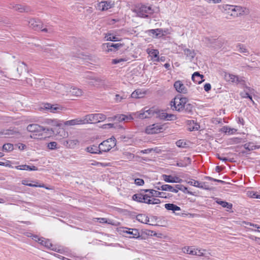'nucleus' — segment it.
<instances>
[{
    "label": "nucleus",
    "instance_id": "obj_1",
    "mask_svg": "<svg viewBox=\"0 0 260 260\" xmlns=\"http://www.w3.org/2000/svg\"><path fill=\"white\" fill-rule=\"evenodd\" d=\"M220 7L222 8L223 13L234 17L248 15L249 13V10L248 8L240 6L224 4L220 6Z\"/></svg>",
    "mask_w": 260,
    "mask_h": 260
},
{
    "label": "nucleus",
    "instance_id": "obj_2",
    "mask_svg": "<svg viewBox=\"0 0 260 260\" xmlns=\"http://www.w3.org/2000/svg\"><path fill=\"white\" fill-rule=\"evenodd\" d=\"M133 12L136 14V15L140 17H147L148 15L152 14L154 11L150 6H147L144 5H138L132 9Z\"/></svg>",
    "mask_w": 260,
    "mask_h": 260
},
{
    "label": "nucleus",
    "instance_id": "obj_3",
    "mask_svg": "<svg viewBox=\"0 0 260 260\" xmlns=\"http://www.w3.org/2000/svg\"><path fill=\"white\" fill-rule=\"evenodd\" d=\"M187 102V98L177 96L174 99L173 101L171 102V107L173 110H175L177 111H181L183 110V107H185V104H186Z\"/></svg>",
    "mask_w": 260,
    "mask_h": 260
},
{
    "label": "nucleus",
    "instance_id": "obj_4",
    "mask_svg": "<svg viewBox=\"0 0 260 260\" xmlns=\"http://www.w3.org/2000/svg\"><path fill=\"white\" fill-rule=\"evenodd\" d=\"M83 118L84 123L86 124L103 121L107 118V116L102 113H95L86 115Z\"/></svg>",
    "mask_w": 260,
    "mask_h": 260
},
{
    "label": "nucleus",
    "instance_id": "obj_5",
    "mask_svg": "<svg viewBox=\"0 0 260 260\" xmlns=\"http://www.w3.org/2000/svg\"><path fill=\"white\" fill-rule=\"evenodd\" d=\"M29 27L35 30H41L45 32H51L52 31L51 29H48L46 28H43V24L39 20H37L34 18H30L28 21Z\"/></svg>",
    "mask_w": 260,
    "mask_h": 260
},
{
    "label": "nucleus",
    "instance_id": "obj_6",
    "mask_svg": "<svg viewBox=\"0 0 260 260\" xmlns=\"http://www.w3.org/2000/svg\"><path fill=\"white\" fill-rule=\"evenodd\" d=\"M116 145V139L112 137L107 140L104 141L100 145V149L101 153L103 152H108Z\"/></svg>",
    "mask_w": 260,
    "mask_h": 260
},
{
    "label": "nucleus",
    "instance_id": "obj_7",
    "mask_svg": "<svg viewBox=\"0 0 260 260\" xmlns=\"http://www.w3.org/2000/svg\"><path fill=\"white\" fill-rule=\"evenodd\" d=\"M86 79L88 84L91 86L100 87L105 84V80L99 77L89 75L87 76Z\"/></svg>",
    "mask_w": 260,
    "mask_h": 260
},
{
    "label": "nucleus",
    "instance_id": "obj_8",
    "mask_svg": "<svg viewBox=\"0 0 260 260\" xmlns=\"http://www.w3.org/2000/svg\"><path fill=\"white\" fill-rule=\"evenodd\" d=\"M156 188H157V189L158 190L161 189L162 190L165 191H170L174 193H177L179 190H182L184 192L185 190L187 189V188L186 187H184L181 184L175 185L174 187L170 185L164 184L161 185L160 187H156Z\"/></svg>",
    "mask_w": 260,
    "mask_h": 260
},
{
    "label": "nucleus",
    "instance_id": "obj_9",
    "mask_svg": "<svg viewBox=\"0 0 260 260\" xmlns=\"http://www.w3.org/2000/svg\"><path fill=\"white\" fill-rule=\"evenodd\" d=\"M163 125L159 123H155L149 125L146 128V133L148 134H157L162 132Z\"/></svg>",
    "mask_w": 260,
    "mask_h": 260
},
{
    "label": "nucleus",
    "instance_id": "obj_10",
    "mask_svg": "<svg viewBox=\"0 0 260 260\" xmlns=\"http://www.w3.org/2000/svg\"><path fill=\"white\" fill-rule=\"evenodd\" d=\"M154 114L153 110L147 109V108L135 113V115L141 119L147 118L152 116Z\"/></svg>",
    "mask_w": 260,
    "mask_h": 260
},
{
    "label": "nucleus",
    "instance_id": "obj_11",
    "mask_svg": "<svg viewBox=\"0 0 260 260\" xmlns=\"http://www.w3.org/2000/svg\"><path fill=\"white\" fill-rule=\"evenodd\" d=\"M82 124H85L83 117L67 120L63 122V125L66 126H74Z\"/></svg>",
    "mask_w": 260,
    "mask_h": 260
},
{
    "label": "nucleus",
    "instance_id": "obj_12",
    "mask_svg": "<svg viewBox=\"0 0 260 260\" xmlns=\"http://www.w3.org/2000/svg\"><path fill=\"white\" fill-rule=\"evenodd\" d=\"M70 85H64L62 84H57L54 87L55 91L60 94L64 95L69 93Z\"/></svg>",
    "mask_w": 260,
    "mask_h": 260
},
{
    "label": "nucleus",
    "instance_id": "obj_13",
    "mask_svg": "<svg viewBox=\"0 0 260 260\" xmlns=\"http://www.w3.org/2000/svg\"><path fill=\"white\" fill-rule=\"evenodd\" d=\"M44 109L49 110L52 113H58L64 109V108L59 105H52L51 104L46 103L44 105Z\"/></svg>",
    "mask_w": 260,
    "mask_h": 260
},
{
    "label": "nucleus",
    "instance_id": "obj_14",
    "mask_svg": "<svg viewBox=\"0 0 260 260\" xmlns=\"http://www.w3.org/2000/svg\"><path fill=\"white\" fill-rule=\"evenodd\" d=\"M225 77L227 81L232 83L236 84H243L244 82V80L243 78H240L237 76L231 74H226Z\"/></svg>",
    "mask_w": 260,
    "mask_h": 260
},
{
    "label": "nucleus",
    "instance_id": "obj_15",
    "mask_svg": "<svg viewBox=\"0 0 260 260\" xmlns=\"http://www.w3.org/2000/svg\"><path fill=\"white\" fill-rule=\"evenodd\" d=\"M132 116L129 115H125L123 114H119L115 115L112 117H109L108 118L109 121H112L113 120H116L118 122H122L123 121H128L129 120L133 119Z\"/></svg>",
    "mask_w": 260,
    "mask_h": 260
},
{
    "label": "nucleus",
    "instance_id": "obj_16",
    "mask_svg": "<svg viewBox=\"0 0 260 260\" xmlns=\"http://www.w3.org/2000/svg\"><path fill=\"white\" fill-rule=\"evenodd\" d=\"M114 4L111 2L102 1L98 4L96 9L99 11H105L112 8Z\"/></svg>",
    "mask_w": 260,
    "mask_h": 260
},
{
    "label": "nucleus",
    "instance_id": "obj_17",
    "mask_svg": "<svg viewBox=\"0 0 260 260\" xmlns=\"http://www.w3.org/2000/svg\"><path fill=\"white\" fill-rule=\"evenodd\" d=\"M46 129V128L45 127L37 124H29L27 127V130L31 133L41 132L45 131ZM47 130L48 131V129H47Z\"/></svg>",
    "mask_w": 260,
    "mask_h": 260
},
{
    "label": "nucleus",
    "instance_id": "obj_18",
    "mask_svg": "<svg viewBox=\"0 0 260 260\" xmlns=\"http://www.w3.org/2000/svg\"><path fill=\"white\" fill-rule=\"evenodd\" d=\"M174 87L176 91L181 93H186L187 92V89L182 82L180 80L176 81L174 84Z\"/></svg>",
    "mask_w": 260,
    "mask_h": 260
},
{
    "label": "nucleus",
    "instance_id": "obj_19",
    "mask_svg": "<svg viewBox=\"0 0 260 260\" xmlns=\"http://www.w3.org/2000/svg\"><path fill=\"white\" fill-rule=\"evenodd\" d=\"M79 143V141L77 139H69L64 140L62 142V144L64 146L69 148H75Z\"/></svg>",
    "mask_w": 260,
    "mask_h": 260
},
{
    "label": "nucleus",
    "instance_id": "obj_20",
    "mask_svg": "<svg viewBox=\"0 0 260 260\" xmlns=\"http://www.w3.org/2000/svg\"><path fill=\"white\" fill-rule=\"evenodd\" d=\"M149 56L151 57V60L153 61H159L158 57L159 51L156 49H148L147 50Z\"/></svg>",
    "mask_w": 260,
    "mask_h": 260
},
{
    "label": "nucleus",
    "instance_id": "obj_21",
    "mask_svg": "<svg viewBox=\"0 0 260 260\" xmlns=\"http://www.w3.org/2000/svg\"><path fill=\"white\" fill-rule=\"evenodd\" d=\"M146 94V91L143 89H138L135 90L131 94V97L134 99H140L143 98Z\"/></svg>",
    "mask_w": 260,
    "mask_h": 260
},
{
    "label": "nucleus",
    "instance_id": "obj_22",
    "mask_svg": "<svg viewBox=\"0 0 260 260\" xmlns=\"http://www.w3.org/2000/svg\"><path fill=\"white\" fill-rule=\"evenodd\" d=\"M162 178L163 180L169 183H177L180 182L181 179H180L178 177H174L171 175H167L164 174L162 175Z\"/></svg>",
    "mask_w": 260,
    "mask_h": 260
},
{
    "label": "nucleus",
    "instance_id": "obj_23",
    "mask_svg": "<svg viewBox=\"0 0 260 260\" xmlns=\"http://www.w3.org/2000/svg\"><path fill=\"white\" fill-rule=\"evenodd\" d=\"M204 76L203 75H201L199 72H194L192 75V80L193 82L200 84L203 82L204 80L203 79Z\"/></svg>",
    "mask_w": 260,
    "mask_h": 260
},
{
    "label": "nucleus",
    "instance_id": "obj_24",
    "mask_svg": "<svg viewBox=\"0 0 260 260\" xmlns=\"http://www.w3.org/2000/svg\"><path fill=\"white\" fill-rule=\"evenodd\" d=\"M123 232L131 235V236L129 237L131 238H138L140 237V233L136 229H129L124 231Z\"/></svg>",
    "mask_w": 260,
    "mask_h": 260
},
{
    "label": "nucleus",
    "instance_id": "obj_25",
    "mask_svg": "<svg viewBox=\"0 0 260 260\" xmlns=\"http://www.w3.org/2000/svg\"><path fill=\"white\" fill-rule=\"evenodd\" d=\"M12 8H13L15 10L18 11L19 12H27L29 11V9L28 7L22 5H14L12 6Z\"/></svg>",
    "mask_w": 260,
    "mask_h": 260
},
{
    "label": "nucleus",
    "instance_id": "obj_26",
    "mask_svg": "<svg viewBox=\"0 0 260 260\" xmlns=\"http://www.w3.org/2000/svg\"><path fill=\"white\" fill-rule=\"evenodd\" d=\"M69 92L71 93L72 95L75 96H79L82 94V91L79 88L72 87L70 86Z\"/></svg>",
    "mask_w": 260,
    "mask_h": 260
},
{
    "label": "nucleus",
    "instance_id": "obj_27",
    "mask_svg": "<svg viewBox=\"0 0 260 260\" xmlns=\"http://www.w3.org/2000/svg\"><path fill=\"white\" fill-rule=\"evenodd\" d=\"M253 89H250L249 88H246V89L243 92L241 93V95L243 98H249L253 102V103H254V102L252 99V96L251 95V94L252 93V91H253Z\"/></svg>",
    "mask_w": 260,
    "mask_h": 260
},
{
    "label": "nucleus",
    "instance_id": "obj_28",
    "mask_svg": "<svg viewBox=\"0 0 260 260\" xmlns=\"http://www.w3.org/2000/svg\"><path fill=\"white\" fill-rule=\"evenodd\" d=\"M56 136H58L59 138H66L68 136V133L63 128L59 127L56 131Z\"/></svg>",
    "mask_w": 260,
    "mask_h": 260
},
{
    "label": "nucleus",
    "instance_id": "obj_29",
    "mask_svg": "<svg viewBox=\"0 0 260 260\" xmlns=\"http://www.w3.org/2000/svg\"><path fill=\"white\" fill-rule=\"evenodd\" d=\"M165 207L168 210H172L173 211V212L181 210V208L173 204H166L165 205Z\"/></svg>",
    "mask_w": 260,
    "mask_h": 260
},
{
    "label": "nucleus",
    "instance_id": "obj_30",
    "mask_svg": "<svg viewBox=\"0 0 260 260\" xmlns=\"http://www.w3.org/2000/svg\"><path fill=\"white\" fill-rule=\"evenodd\" d=\"M15 168L21 170L35 171L37 170V168L35 166H29L26 165L17 166L15 167Z\"/></svg>",
    "mask_w": 260,
    "mask_h": 260
},
{
    "label": "nucleus",
    "instance_id": "obj_31",
    "mask_svg": "<svg viewBox=\"0 0 260 260\" xmlns=\"http://www.w3.org/2000/svg\"><path fill=\"white\" fill-rule=\"evenodd\" d=\"M244 148L248 151H252L260 148V146L255 145L252 142L247 143L244 144Z\"/></svg>",
    "mask_w": 260,
    "mask_h": 260
},
{
    "label": "nucleus",
    "instance_id": "obj_32",
    "mask_svg": "<svg viewBox=\"0 0 260 260\" xmlns=\"http://www.w3.org/2000/svg\"><path fill=\"white\" fill-rule=\"evenodd\" d=\"M44 123L47 125L52 126H59V124L57 119H46Z\"/></svg>",
    "mask_w": 260,
    "mask_h": 260
},
{
    "label": "nucleus",
    "instance_id": "obj_33",
    "mask_svg": "<svg viewBox=\"0 0 260 260\" xmlns=\"http://www.w3.org/2000/svg\"><path fill=\"white\" fill-rule=\"evenodd\" d=\"M87 151L91 153H101V149H100V146H99L95 145H92L89 147H88L87 148Z\"/></svg>",
    "mask_w": 260,
    "mask_h": 260
},
{
    "label": "nucleus",
    "instance_id": "obj_34",
    "mask_svg": "<svg viewBox=\"0 0 260 260\" xmlns=\"http://www.w3.org/2000/svg\"><path fill=\"white\" fill-rule=\"evenodd\" d=\"M137 220L143 223H148L149 218L145 214H139L136 216Z\"/></svg>",
    "mask_w": 260,
    "mask_h": 260
},
{
    "label": "nucleus",
    "instance_id": "obj_35",
    "mask_svg": "<svg viewBox=\"0 0 260 260\" xmlns=\"http://www.w3.org/2000/svg\"><path fill=\"white\" fill-rule=\"evenodd\" d=\"M105 38H106L107 41H119L120 40L116 36V35H114L111 33H107L105 35Z\"/></svg>",
    "mask_w": 260,
    "mask_h": 260
},
{
    "label": "nucleus",
    "instance_id": "obj_36",
    "mask_svg": "<svg viewBox=\"0 0 260 260\" xmlns=\"http://www.w3.org/2000/svg\"><path fill=\"white\" fill-rule=\"evenodd\" d=\"M124 155L127 158V159H128L129 161H141L142 160L139 157L135 156L134 154L129 152H126L124 154Z\"/></svg>",
    "mask_w": 260,
    "mask_h": 260
},
{
    "label": "nucleus",
    "instance_id": "obj_37",
    "mask_svg": "<svg viewBox=\"0 0 260 260\" xmlns=\"http://www.w3.org/2000/svg\"><path fill=\"white\" fill-rule=\"evenodd\" d=\"M216 203L221 205L222 207L226 208L228 209H231L232 208V204L229 203H228L225 201H220L219 200H217L216 201Z\"/></svg>",
    "mask_w": 260,
    "mask_h": 260
},
{
    "label": "nucleus",
    "instance_id": "obj_38",
    "mask_svg": "<svg viewBox=\"0 0 260 260\" xmlns=\"http://www.w3.org/2000/svg\"><path fill=\"white\" fill-rule=\"evenodd\" d=\"M184 53L190 60L194 58L196 53L193 50L185 49L184 50Z\"/></svg>",
    "mask_w": 260,
    "mask_h": 260
},
{
    "label": "nucleus",
    "instance_id": "obj_39",
    "mask_svg": "<svg viewBox=\"0 0 260 260\" xmlns=\"http://www.w3.org/2000/svg\"><path fill=\"white\" fill-rule=\"evenodd\" d=\"M222 132H224L225 133H227L229 135H232L235 134L237 132V129L235 128H232L228 126H224L222 128Z\"/></svg>",
    "mask_w": 260,
    "mask_h": 260
},
{
    "label": "nucleus",
    "instance_id": "obj_40",
    "mask_svg": "<svg viewBox=\"0 0 260 260\" xmlns=\"http://www.w3.org/2000/svg\"><path fill=\"white\" fill-rule=\"evenodd\" d=\"M133 200L140 203H143V200H144V194L142 193L135 194L133 195Z\"/></svg>",
    "mask_w": 260,
    "mask_h": 260
},
{
    "label": "nucleus",
    "instance_id": "obj_41",
    "mask_svg": "<svg viewBox=\"0 0 260 260\" xmlns=\"http://www.w3.org/2000/svg\"><path fill=\"white\" fill-rule=\"evenodd\" d=\"M106 45L107 46H109V47H113V51H116L119 48H120L123 46V45L121 43L113 44V43H107Z\"/></svg>",
    "mask_w": 260,
    "mask_h": 260
},
{
    "label": "nucleus",
    "instance_id": "obj_42",
    "mask_svg": "<svg viewBox=\"0 0 260 260\" xmlns=\"http://www.w3.org/2000/svg\"><path fill=\"white\" fill-rule=\"evenodd\" d=\"M149 32L152 34L153 37H158L159 35H161L162 30L161 29H150L149 30Z\"/></svg>",
    "mask_w": 260,
    "mask_h": 260
},
{
    "label": "nucleus",
    "instance_id": "obj_43",
    "mask_svg": "<svg viewBox=\"0 0 260 260\" xmlns=\"http://www.w3.org/2000/svg\"><path fill=\"white\" fill-rule=\"evenodd\" d=\"M42 245L49 249H51L55 251L56 250V249H54L53 248H52L53 245L48 239H45Z\"/></svg>",
    "mask_w": 260,
    "mask_h": 260
},
{
    "label": "nucleus",
    "instance_id": "obj_44",
    "mask_svg": "<svg viewBox=\"0 0 260 260\" xmlns=\"http://www.w3.org/2000/svg\"><path fill=\"white\" fill-rule=\"evenodd\" d=\"M3 149L6 151H11L13 150L14 146L12 144L7 143L3 145Z\"/></svg>",
    "mask_w": 260,
    "mask_h": 260
},
{
    "label": "nucleus",
    "instance_id": "obj_45",
    "mask_svg": "<svg viewBox=\"0 0 260 260\" xmlns=\"http://www.w3.org/2000/svg\"><path fill=\"white\" fill-rule=\"evenodd\" d=\"M160 203V200L158 199H156L154 198H149L147 201H146V204H158Z\"/></svg>",
    "mask_w": 260,
    "mask_h": 260
},
{
    "label": "nucleus",
    "instance_id": "obj_46",
    "mask_svg": "<svg viewBox=\"0 0 260 260\" xmlns=\"http://www.w3.org/2000/svg\"><path fill=\"white\" fill-rule=\"evenodd\" d=\"M17 133V132L13 129H6L3 132H0V135H13Z\"/></svg>",
    "mask_w": 260,
    "mask_h": 260
},
{
    "label": "nucleus",
    "instance_id": "obj_47",
    "mask_svg": "<svg viewBox=\"0 0 260 260\" xmlns=\"http://www.w3.org/2000/svg\"><path fill=\"white\" fill-rule=\"evenodd\" d=\"M236 47L237 48V50L240 52L241 53L248 52L247 49L243 45L239 44L236 46Z\"/></svg>",
    "mask_w": 260,
    "mask_h": 260
},
{
    "label": "nucleus",
    "instance_id": "obj_48",
    "mask_svg": "<svg viewBox=\"0 0 260 260\" xmlns=\"http://www.w3.org/2000/svg\"><path fill=\"white\" fill-rule=\"evenodd\" d=\"M22 184L25 185H27L28 186L31 187H44V184L42 185H37V184H33L31 183H28V181L26 180H23L22 181Z\"/></svg>",
    "mask_w": 260,
    "mask_h": 260
},
{
    "label": "nucleus",
    "instance_id": "obj_49",
    "mask_svg": "<svg viewBox=\"0 0 260 260\" xmlns=\"http://www.w3.org/2000/svg\"><path fill=\"white\" fill-rule=\"evenodd\" d=\"M193 108V106L191 104L186 103L185 104V107H183V109H184L187 113H191Z\"/></svg>",
    "mask_w": 260,
    "mask_h": 260
},
{
    "label": "nucleus",
    "instance_id": "obj_50",
    "mask_svg": "<svg viewBox=\"0 0 260 260\" xmlns=\"http://www.w3.org/2000/svg\"><path fill=\"white\" fill-rule=\"evenodd\" d=\"M198 188L208 190L210 189V187L207 183L204 182H200V185H199Z\"/></svg>",
    "mask_w": 260,
    "mask_h": 260
},
{
    "label": "nucleus",
    "instance_id": "obj_51",
    "mask_svg": "<svg viewBox=\"0 0 260 260\" xmlns=\"http://www.w3.org/2000/svg\"><path fill=\"white\" fill-rule=\"evenodd\" d=\"M247 194L250 198L260 199V195L257 194V192L253 191H248Z\"/></svg>",
    "mask_w": 260,
    "mask_h": 260
},
{
    "label": "nucleus",
    "instance_id": "obj_52",
    "mask_svg": "<svg viewBox=\"0 0 260 260\" xmlns=\"http://www.w3.org/2000/svg\"><path fill=\"white\" fill-rule=\"evenodd\" d=\"M187 183L190 185H192L197 187H198L199 185H200V181L193 179L190 180L187 182Z\"/></svg>",
    "mask_w": 260,
    "mask_h": 260
},
{
    "label": "nucleus",
    "instance_id": "obj_53",
    "mask_svg": "<svg viewBox=\"0 0 260 260\" xmlns=\"http://www.w3.org/2000/svg\"><path fill=\"white\" fill-rule=\"evenodd\" d=\"M163 193L164 192H159L153 189H152L150 191V194L152 197H162L161 194Z\"/></svg>",
    "mask_w": 260,
    "mask_h": 260
},
{
    "label": "nucleus",
    "instance_id": "obj_54",
    "mask_svg": "<svg viewBox=\"0 0 260 260\" xmlns=\"http://www.w3.org/2000/svg\"><path fill=\"white\" fill-rule=\"evenodd\" d=\"M162 118L167 119V120H173L175 116L172 114H168L167 113H162Z\"/></svg>",
    "mask_w": 260,
    "mask_h": 260
},
{
    "label": "nucleus",
    "instance_id": "obj_55",
    "mask_svg": "<svg viewBox=\"0 0 260 260\" xmlns=\"http://www.w3.org/2000/svg\"><path fill=\"white\" fill-rule=\"evenodd\" d=\"M57 145L56 142H51L48 144L47 147L49 149L53 150L57 148Z\"/></svg>",
    "mask_w": 260,
    "mask_h": 260
},
{
    "label": "nucleus",
    "instance_id": "obj_56",
    "mask_svg": "<svg viewBox=\"0 0 260 260\" xmlns=\"http://www.w3.org/2000/svg\"><path fill=\"white\" fill-rule=\"evenodd\" d=\"M126 60L124 58H115L112 60V63L115 64L121 63L122 62L125 61Z\"/></svg>",
    "mask_w": 260,
    "mask_h": 260
},
{
    "label": "nucleus",
    "instance_id": "obj_57",
    "mask_svg": "<svg viewBox=\"0 0 260 260\" xmlns=\"http://www.w3.org/2000/svg\"><path fill=\"white\" fill-rule=\"evenodd\" d=\"M116 126H117V124L115 125V124L114 123H108V124H104L102 126V127L103 128H113V127L115 128Z\"/></svg>",
    "mask_w": 260,
    "mask_h": 260
},
{
    "label": "nucleus",
    "instance_id": "obj_58",
    "mask_svg": "<svg viewBox=\"0 0 260 260\" xmlns=\"http://www.w3.org/2000/svg\"><path fill=\"white\" fill-rule=\"evenodd\" d=\"M97 219L98 221H99L100 223H107L108 224H112L110 220L108 221L107 219L106 218H98Z\"/></svg>",
    "mask_w": 260,
    "mask_h": 260
},
{
    "label": "nucleus",
    "instance_id": "obj_59",
    "mask_svg": "<svg viewBox=\"0 0 260 260\" xmlns=\"http://www.w3.org/2000/svg\"><path fill=\"white\" fill-rule=\"evenodd\" d=\"M135 183L137 185H142L144 184V181L142 179L137 178L135 180Z\"/></svg>",
    "mask_w": 260,
    "mask_h": 260
},
{
    "label": "nucleus",
    "instance_id": "obj_60",
    "mask_svg": "<svg viewBox=\"0 0 260 260\" xmlns=\"http://www.w3.org/2000/svg\"><path fill=\"white\" fill-rule=\"evenodd\" d=\"M125 99V98L123 96H120L119 94H116L115 95V100L117 103H119L121 102L122 100Z\"/></svg>",
    "mask_w": 260,
    "mask_h": 260
},
{
    "label": "nucleus",
    "instance_id": "obj_61",
    "mask_svg": "<svg viewBox=\"0 0 260 260\" xmlns=\"http://www.w3.org/2000/svg\"><path fill=\"white\" fill-rule=\"evenodd\" d=\"M107 43L103 44V48L107 52L112 51L113 50V47L107 46L106 45Z\"/></svg>",
    "mask_w": 260,
    "mask_h": 260
},
{
    "label": "nucleus",
    "instance_id": "obj_62",
    "mask_svg": "<svg viewBox=\"0 0 260 260\" xmlns=\"http://www.w3.org/2000/svg\"><path fill=\"white\" fill-rule=\"evenodd\" d=\"M15 147L20 150H23L26 148V145L22 143H18L15 145Z\"/></svg>",
    "mask_w": 260,
    "mask_h": 260
},
{
    "label": "nucleus",
    "instance_id": "obj_63",
    "mask_svg": "<svg viewBox=\"0 0 260 260\" xmlns=\"http://www.w3.org/2000/svg\"><path fill=\"white\" fill-rule=\"evenodd\" d=\"M204 88L206 91H209L211 88V84L210 83H206L204 85Z\"/></svg>",
    "mask_w": 260,
    "mask_h": 260
},
{
    "label": "nucleus",
    "instance_id": "obj_64",
    "mask_svg": "<svg viewBox=\"0 0 260 260\" xmlns=\"http://www.w3.org/2000/svg\"><path fill=\"white\" fill-rule=\"evenodd\" d=\"M25 64L24 62L20 63L17 69V72H19L20 70H22L23 68H25Z\"/></svg>",
    "mask_w": 260,
    "mask_h": 260
}]
</instances>
